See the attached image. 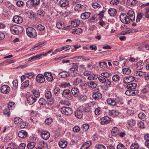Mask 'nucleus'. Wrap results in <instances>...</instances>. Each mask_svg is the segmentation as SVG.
Here are the masks:
<instances>
[{
  "label": "nucleus",
  "instance_id": "obj_35",
  "mask_svg": "<svg viewBox=\"0 0 149 149\" xmlns=\"http://www.w3.org/2000/svg\"><path fill=\"white\" fill-rule=\"evenodd\" d=\"M102 11H101L97 15V19L101 20V22H98L99 24L102 26Z\"/></svg>",
  "mask_w": 149,
  "mask_h": 149
},
{
  "label": "nucleus",
  "instance_id": "obj_12",
  "mask_svg": "<svg viewBox=\"0 0 149 149\" xmlns=\"http://www.w3.org/2000/svg\"><path fill=\"white\" fill-rule=\"evenodd\" d=\"M10 90V87L7 85H3L1 88V92L3 93L6 94L8 93Z\"/></svg>",
  "mask_w": 149,
  "mask_h": 149
},
{
  "label": "nucleus",
  "instance_id": "obj_25",
  "mask_svg": "<svg viewBox=\"0 0 149 149\" xmlns=\"http://www.w3.org/2000/svg\"><path fill=\"white\" fill-rule=\"evenodd\" d=\"M137 84L136 83H132L128 84L127 86V88L131 90L135 89L136 87Z\"/></svg>",
  "mask_w": 149,
  "mask_h": 149
},
{
  "label": "nucleus",
  "instance_id": "obj_39",
  "mask_svg": "<svg viewBox=\"0 0 149 149\" xmlns=\"http://www.w3.org/2000/svg\"><path fill=\"white\" fill-rule=\"evenodd\" d=\"M80 23V21L79 20H76L71 22V25L73 27H75L78 26Z\"/></svg>",
  "mask_w": 149,
  "mask_h": 149
},
{
  "label": "nucleus",
  "instance_id": "obj_41",
  "mask_svg": "<svg viewBox=\"0 0 149 149\" xmlns=\"http://www.w3.org/2000/svg\"><path fill=\"white\" fill-rule=\"evenodd\" d=\"M110 118L107 116L103 117V124H108L110 121Z\"/></svg>",
  "mask_w": 149,
  "mask_h": 149
},
{
  "label": "nucleus",
  "instance_id": "obj_17",
  "mask_svg": "<svg viewBox=\"0 0 149 149\" xmlns=\"http://www.w3.org/2000/svg\"><path fill=\"white\" fill-rule=\"evenodd\" d=\"M41 135L43 139L45 140L48 139L50 136L49 133L46 131H44L42 132Z\"/></svg>",
  "mask_w": 149,
  "mask_h": 149
},
{
  "label": "nucleus",
  "instance_id": "obj_24",
  "mask_svg": "<svg viewBox=\"0 0 149 149\" xmlns=\"http://www.w3.org/2000/svg\"><path fill=\"white\" fill-rule=\"evenodd\" d=\"M65 24L62 21L58 22L56 23V26L57 28L60 29H63L65 28Z\"/></svg>",
  "mask_w": 149,
  "mask_h": 149
},
{
  "label": "nucleus",
  "instance_id": "obj_6",
  "mask_svg": "<svg viewBox=\"0 0 149 149\" xmlns=\"http://www.w3.org/2000/svg\"><path fill=\"white\" fill-rule=\"evenodd\" d=\"M127 15L132 21L135 20V13L134 10L132 9L129 10L127 13Z\"/></svg>",
  "mask_w": 149,
  "mask_h": 149
},
{
  "label": "nucleus",
  "instance_id": "obj_7",
  "mask_svg": "<svg viewBox=\"0 0 149 149\" xmlns=\"http://www.w3.org/2000/svg\"><path fill=\"white\" fill-rule=\"evenodd\" d=\"M111 83L109 79H103V89L105 90H107L110 86Z\"/></svg>",
  "mask_w": 149,
  "mask_h": 149
},
{
  "label": "nucleus",
  "instance_id": "obj_3",
  "mask_svg": "<svg viewBox=\"0 0 149 149\" xmlns=\"http://www.w3.org/2000/svg\"><path fill=\"white\" fill-rule=\"evenodd\" d=\"M119 17L121 21L123 24H127L130 22V20L127 15L125 13L121 14Z\"/></svg>",
  "mask_w": 149,
  "mask_h": 149
},
{
  "label": "nucleus",
  "instance_id": "obj_63",
  "mask_svg": "<svg viewBox=\"0 0 149 149\" xmlns=\"http://www.w3.org/2000/svg\"><path fill=\"white\" fill-rule=\"evenodd\" d=\"M141 92L143 94L148 93L149 94V90L146 86V87L142 89Z\"/></svg>",
  "mask_w": 149,
  "mask_h": 149
},
{
  "label": "nucleus",
  "instance_id": "obj_26",
  "mask_svg": "<svg viewBox=\"0 0 149 149\" xmlns=\"http://www.w3.org/2000/svg\"><path fill=\"white\" fill-rule=\"evenodd\" d=\"M107 102L111 106H115L116 104V102L112 98H109L107 99Z\"/></svg>",
  "mask_w": 149,
  "mask_h": 149
},
{
  "label": "nucleus",
  "instance_id": "obj_46",
  "mask_svg": "<svg viewBox=\"0 0 149 149\" xmlns=\"http://www.w3.org/2000/svg\"><path fill=\"white\" fill-rule=\"evenodd\" d=\"M123 72L124 74H128L131 72V70L129 68H125L123 69Z\"/></svg>",
  "mask_w": 149,
  "mask_h": 149
},
{
  "label": "nucleus",
  "instance_id": "obj_64",
  "mask_svg": "<svg viewBox=\"0 0 149 149\" xmlns=\"http://www.w3.org/2000/svg\"><path fill=\"white\" fill-rule=\"evenodd\" d=\"M12 83L14 88L15 89L17 88V87L18 85V81L16 79L13 81Z\"/></svg>",
  "mask_w": 149,
  "mask_h": 149
},
{
  "label": "nucleus",
  "instance_id": "obj_42",
  "mask_svg": "<svg viewBox=\"0 0 149 149\" xmlns=\"http://www.w3.org/2000/svg\"><path fill=\"white\" fill-rule=\"evenodd\" d=\"M39 103L41 105H45L47 103L45 100L43 98H41L39 100Z\"/></svg>",
  "mask_w": 149,
  "mask_h": 149
},
{
  "label": "nucleus",
  "instance_id": "obj_16",
  "mask_svg": "<svg viewBox=\"0 0 149 149\" xmlns=\"http://www.w3.org/2000/svg\"><path fill=\"white\" fill-rule=\"evenodd\" d=\"M69 74L66 71H63L59 72L58 77L59 78H66L69 75Z\"/></svg>",
  "mask_w": 149,
  "mask_h": 149
},
{
  "label": "nucleus",
  "instance_id": "obj_8",
  "mask_svg": "<svg viewBox=\"0 0 149 149\" xmlns=\"http://www.w3.org/2000/svg\"><path fill=\"white\" fill-rule=\"evenodd\" d=\"M36 80L38 83H44L45 81L44 75L42 74H38L36 77Z\"/></svg>",
  "mask_w": 149,
  "mask_h": 149
},
{
  "label": "nucleus",
  "instance_id": "obj_15",
  "mask_svg": "<svg viewBox=\"0 0 149 149\" xmlns=\"http://www.w3.org/2000/svg\"><path fill=\"white\" fill-rule=\"evenodd\" d=\"M37 100L35 97L32 95L29 96L27 98V102L30 104H32Z\"/></svg>",
  "mask_w": 149,
  "mask_h": 149
},
{
  "label": "nucleus",
  "instance_id": "obj_58",
  "mask_svg": "<svg viewBox=\"0 0 149 149\" xmlns=\"http://www.w3.org/2000/svg\"><path fill=\"white\" fill-rule=\"evenodd\" d=\"M37 28L40 31H42L45 29V27L41 24H38L37 26Z\"/></svg>",
  "mask_w": 149,
  "mask_h": 149
},
{
  "label": "nucleus",
  "instance_id": "obj_52",
  "mask_svg": "<svg viewBox=\"0 0 149 149\" xmlns=\"http://www.w3.org/2000/svg\"><path fill=\"white\" fill-rule=\"evenodd\" d=\"M29 84V80H26L22 84V88L27 87Z\"/></svg>",
  "mask_w": 149,
  "mask_h": 149
},
{
  "label": "nucleus",
  "instance_id": "obj_53",
  "mask_svg": "<svg viewBox=\"0 0 149 149\" xmlns=\"http://www.w3.org/2000/svg\"><path fill=\"white\" fill-rule=\"evenodd\" d=\"M117 149H127L125 146L122 143L118 144L117 146Z\"/></svg>",
  "mask_w": 149,
  "mask_h": 149
},
{
  "label": "nucleus",
  "instance_id": "obj_36",
  "mask_svg": "<svg viewBox=\"0 0 149 149\" xmlns=\"http://www.w3.org/2000/svg\"><path fill=\"white\" fill-rule=\"evenodd\" d=\"M32 92L34 95L33 96L35 97L36 98L39 97L40 95V93L38 90H33Z\"/></svg>",
  "mask_w": 149,
  "mask_h": 149
},
{
  "label": "nucleus",
  "instance_id": "obj_60",
  "mask_svg": "<svg viewBox=\"0 0 149 149\" xmlns=\"http://www.w3.org/2000/svg\"><path fill=\"white\" fill-rule=\"evenodd\" d=\"M119 3V0H112L110 2V4L112 5H116Z\"/></svg>",
  "mask_w": 149,
  "mask_h": 149
},
{
  "label": "nucleus",
  "instance_id": "obj_23",
  "mask_svg": "<svg viewBox=\"0 0 149 149\" xmlns=\"http://www.w3.org/2000/svg\"><path fill=\"white\" fill-rule=\"evenodd\" d=\"M90 15L91 13L89 12H85L81 14V17L83 19H86L89 18Z\"/></svg>",
  "mask_w": 149,
  "mask_h": 149
},
{
  "label": "nucleus",
  "instance_id": "obj_50",
  "mask_svg": "<svg viewBox=\"0 0 149 149\" xmlns=\"http://www.w3.org/2000/svg\"><path fill=\"white\" fill-rule=\"evenodd\" d=\"M40 145L43 148H46L47 147V143L44 141H40Z\"/></svg>",
  "mask_w": 149,
  "mask_h": 149
},
{
  "label": "nucleus",
  "instance_id": "obj_20",
  "mask_svg": "<svg viewBox=\"0 0 149 149\" xmlns=\"http://www.w3.org/2000/svg\"><path fill=\"white\" fill-rule=\"evenodd\" d=\"M108 12L111 16H114L117 14V10L114 8H110L108 10Z\"/></svg>",
  "mask_w": 149,
  "mask_h": 149
},
{
  "label": "nucleus",
  "instance_id": "obj_19",
  "mask_svg": "<svg viewBox=\"0 0 149 149\" xmlns=\"http://www.w3.org/2000/svg\"><path fill=\"white\" fill-rule=\"evenodd\" d=\"M137 0H127V4L129 6L133 7L135 6L137 4Z\"/></svg>",
  "mask_w": 149,
  "mask_h": 149
},
{
  "label": "nucleus",
  "instance_id": "obj_43",
  "mask_svg": "<svg viewBox=\"0 0 149 149\" xmlns=\"http://www.w3.org/2000/svg\"><path fill=\"white\" fill-rule=\"evenodd\" d=\"M137 125L139 127L140 129H143L145 128V125L144 123L142 121L138 122Z\"/></svg>",
  "mask_w": 149,
  "mask_h": 149
},
{
  "label": "nucleus",
  "instance_id": "obj_33",
  "mask_svg": "<svg viewBox=\"0 0 149 149\" xmlns=\"http://www.w3.org/2000/svg\"><path fill=\"white\" fill-rule=\"evenodd\" d=\"M118 129L117 127H114L113 128L111 131V133L113 136H116L118 134Z\"/></svg>",
  "mask_w": 149,
  "mask_h": 149
},
{
  "label": "nucleus",
  "instance_id": "obj_56",
  "mask_svg": "<svg viewBox=\"0 0 149 149\" xmlns=\"http://www.w3.org/2000/svg\"><path fill=\"white\" fill-rule=\"evenodd\" d=\"M26 6L28 7H32L34 6L32 0H28L26 3Z\"/></svg>",
  "mask_w": 149,
  "mask_h": 149
},
{
  "label": "nucleus",
  "instance_id": "obj_5",
  "mask_svg": "<svg viewBox=\"0 0 149 149\" xmlns=\"http://www.w3.org/2000/svg\"><path fill=\"white\" fill-rule=\"evenodd\" d=\"M87 7V6L85 4H79L76 5L74 9L76 11H81L85 10Z\"/></svg>",
  "mask_w": 149,
  "mask_h": 149
},
{
  "label": "nucleus",
  "instance_id": "obj_40",
  "mask_svg": "<svg viewBox=\"0 0 149 149\" xmlns=\"http://www.w3.org/2000/svg\"><path fill=\"white\" fill-rule=\"evenodd\" d=\"M78 99L80 101L84 102L86 100L87 97L85 95H81L79 96Z\"/></svg>",
  "mask_w": 149,
  "mask_h": 149
},
{
  "label": "nucleus",
  "instance_id": "obj_11",
  "mask_svg": "<svg viewBox=\"0 0 149 149\" xmlns=\"http://www.w3.org/2000/svg\"><path fill=\"white\" fill-rule=\"evenodd\" d=\"M83 81V79L80 76L74 78L73 84L74 85L77 86Z\"/></svg>",
  "mask_w": 149,
  "mask_h": 149
},
{
  "label": "nucleus",
  "instance_id": "obj_10",
  "mask_svg": "<svg viewBox=\"0 0 149 149\" xmlns=\"http://www.w3.org/2000/svg\"><path fill=\"white\" fill-rule=\"evenodd\" d=\"M13 21L15 23L20 24L22 22L23 19L20 16L15 15L13 17Z\"/></svg>",
  "mask_w": 149,
  "mask_h": 149
},
{
  "label": "nucleus",
  "instance_id": "obj_28",
  "mask_svg": "<svg viewBox=\"0 0 149 149\" xmlns=\"http://www.w3.org/2000/svg\"><path fill=\"white\" fill-rule=\"evenodd\" d=\"M145 74V72L140 70H136L135 71L134 75L136 76L141 77Z\"/></svg>",
  "mask_w": 149,
  "mask_h": 149
},
{
  "label": "nucleus",
  "instance_id": "obj_48",
  "mask_svg": "<svg viewBox=\"0 0 149 149\" xmlns=\"http://www.w3.org/2000/svg\"><path fill=\"white\" fill-rule=\"evenodd\" d=\"M25 75H26V77L29 79L33 78L34 76V73L31 72L26 73Z\"/></svg>",
  "mask_w": 149,
  "mask_h": 149
},
{
  "label": "nucleus",
  "instance_id": "obj_30",
  "mask_svg": "<svg viewBox=\"0 0 149 149\" xmlns=\"http://www.w3.org/2000/svg\"><path fill=\"white\" fill-rule=\"evenodd\" d=\"M127 123L130 127H132L135 125L136 124V122L134 120L130 119L127 120Z\"/></svg>",
  "mask_w": 149,
  "mask_h": 149
},
{
  "label": "nucleus",
  "instance_id": "obj_29",
  "mask_svg": "<svg viewBox=\"0 0 149 149\" xmlns=\"http://www.w3.org/2000/svg\"><path fill=\"white\" fill-rule=\"evenodd\" d=\"M72 33L74 34H79L82 31V29L81 28L75 29H73L72 31Z\"/></svg>",
  "mask_w": 149,
  "mask_h": 149
},
{
  "label": "nucleus",
  "instance_id": "obj_37",
  "mask_svg": "<svg viewBox=\"0 0 149 149\" xmlns=\"http://www.w3.org/2000/svg\"><path fill=\"white\" fill-rule=\"evenodd\" d=\"M22 121V120L19 117H16L14 119V121L15 124L19 125Z\"/></svg>",
  "mask_w": 149,
  "mask_h": 149
},
{
  "label": "nucleus",
  "instance_id": "obj_61",
  "mask_svg": "<svg viewBox=\"0 0 149 149\" xmlns=\"http://www.w3.org/2000/svg\"><path fill=\"white\" fill-rule=\"evenodd\" d=\"M19 125L20 129L24 128H25L26 126V123L22 121Z\"/></svg>",
  "mask_w": 149,
  "mask_h": 149
},
{
  "label": "nucleus",
  "instance_id": "obj_38",
  "mask_svg": "<svg viewBox=\"0 0 149 149\" xmlns=\"http://www.w3.org/2000/svg\"><path fill=\"white\" fill-rule=\"evenodd\" d=\"M97 77H98L96 75L93 73H90L87 79L89 80H92L97 79Z\"/></svg>",
  "mask_w": 149,
  "mask_h": 149
},
{
  "label": "nucleus",
  "instance_id": "obj_9",
  "mask_svg": "<svg viewBox=\"0 0 149 149\" xmlns=\"http://www.w3.org/2000/svg\"><path fill=\"white\" fill-rule=\"evenodd\" d=\"M44 77L46 78L47 80L49 82L53 81V77L51 72H46L44 73Z\"/></svg>",
  "mask_w": 149,
  "mask_h": 149
},
{
  "label": "nucleus",
  "instance_id": "obj_45",
  "mask_svg": "<svg viewBox=\"0 0 149 149\" xmlns=\"http://www.w3.org/2000/svg\"><path fill=\"white\" fill-rule=\"evenodd\" d=\"M35 142H31L28 144L27 147L28 149H32L35 147Z\"/></svg>",
  "mask_w": 149,
  "mask_h": 149
},
{
  "label": "nucleus",
  "instance_id": "obj_18",
  "mask_svg": "<svg viewBox=\"0 0 149 149\" xmlns=\"http://www.w3.org/2000/svg\"><path fill=\"white\" fill-rule=\"evenodd\" d=\"M71 92L72 95L75 97H77L79 96V91L77 88H73L72 89Z\"/></svg>",
  "mask_w": 149,
  "mask_h": 149
},
{
  "label": "nucleus",
  "instance_id": "obj_54",
  "mask_svg": "<svg viewBox=\"0 0 149 149\" xmlns=\"http://www.w3.org/2000/svg\"><path fill=\"white\" fill-rule=\"evenodd\" d=\"M54 93L56 96H58L60 93V89L58 87H56L54 90Z\"/></svg>",
  "mask_w": 149,
  "mask_h": 149
},
{
  "label": "nucleus",
  "instance_id": "obj_13",
  "mask_svg": "<svg viewBox=\"0 0 149 149\" xmlns=\"http://www.w3.org/2000/svg\"><path fill=\"white\" fill-rule=\"evenodd\" d=\"M89 107H85L83 106H80L78 108V112H91L92 111L89 110Z\"/></svg>",
  "mask_w": 149,
  "mask_h": 149
},
{
  "label": "nucleus",
  "instance_id": "obj_34",
  "mask_svg": "<svg viewBox=\"0 0 149 149\" xmlns=\"http://www.w3.org/2000/svg\"><path fill=\"white\" fill-rule=\"evenodd\" d=\"M45 12L43 10L40 9L38 10L37 11V14L38 17H43L45 15Z\"/></svg>",
  "mask_w": 149,
  "mask_h": 149
},
{
  "label": "nucleus",
  "instance_id": "obj_21",
  "mask_svg": "<svg viewBox=\"0 0 149 149\" xmlns=\"http://www.w3.org/2000/svg\"><path fill=\"white\" fill-rule=\"evenodd\" d=\"M27 135V132L24 130H21L18 134L19 137L21 138H23L26 137Z\"/></svg>",
  "mask_w": 149,
  "mask_h": 149
},
{
  "label": "nucleus",
  "instance_id": "obj_31",
  "mask_svg": "<svg viewBox=\"0 0 149 149\" xmlns=\"http://www.w3.org/2000/svg\"><path fill=\"white\" fill-rule=\"evenodd\" d=\"M8 110H9L8 112H10V110H11L13 109L15 107V103L13 102H11L9 103L8 105ZM6 111H7L8 110L7 109H5Z\"/></svg>",
  "mask_w": 149,
  "mask_h": 149
},
{
  "label": "nucleus",
  "instance_id": "obj_1",
  "mask_svg": "<svg viewBox=\"0 0 149 149\" xmlns=\"http://www.w3.org/2000/svg\"><path fill=\"white\" fill-rule=\"evenodd\" d=\"M10 29L11 33L13 34L18 35L22 33L23 28L21 26L15 25L11 26Z\"/></svg>",
  "mask_w": 149,
  "mask_h": 149
},
{
  "label": "nucleus",
  "instance_id": "obj_57",
  "mask_svg": "<svg viewBox=\"0 0 149 149\" xmlns=\"http://www.w3.org/2000/svg\"><path fill=\"white\" fill-rule=\"evenodd\" d=\"M89 127V125L88 124H84L82 125L81 128L83 129L84 131H85L88 129Z\"/></svg>",
  "mask_w": 149,
  "mask_h": 149
},
{
  "label": "nucleus",
  "instance_id": "obj_22",
  "mask_svg": "<svg viewBox=\"0 0 149 149\" xmlns=\"http://www.w3.org/2000/svg\"><path fill=\"white\" fill-rule=\"evenodd\" d=\"M67 142L65 140H62L59 142L58 144L59 147L62 148H65L67 146Z\"/></svg>",
  "mask_w": 149,
  "mask_h": 149
},
{
  "label": "nucleus",
  "instance_id": "obj_27",
  "mask_svg": "<svg viewBox=\"0 0 149 149\" xmlns=\"http://www.w3.org/2000/svg\"><path fill=\"white\" fill-rule=\"evenodd\" d=\"M93 97L95 100H99L102 97V95L100 93L96 92L93 94Z\"/></svg>",
  "mask_w": 149,
  "mask_h": 149
},
{
  "label": "nucleus",
  "instance_id": "obj_62",
  "mask_svg": "<svg viewBox=\"0 0 149 149\" xmlns=\"http://www.w3.org/2000/svg\"><path fill=\"white\" fill-rule=\"evenodd\" d=\"M135 78L133 76H130L126 78L125 79L127 80V82H129L134 81Z\"/></svg>",
  "mask_w": 149,
  "mask_h": 149
},
{
  "label": "nucleus",
  "instance_id": "obj_32",
  "mask_svg": "<svg viewBox=\"0 0 149 149\" xmlns=\"http://www.w3.org/2000/svg\"><path fill=\"white\" fill-rule=\"evenodd\" d=\"M88 86L91 88H94L97 86V84L94 81H90L88 82Z\"/></svg>",
  "mask_w": 149,
  "mask_h": 149
},
{
  "label": "nucleus",
  "instance_id": "obj_14",
  "mask_svg": "<svg viewBox=\"0 0 149 149\" xmlns=\"http://www.w3.org/2000/svg\"><path fill=\"white\" fill-rule=\"evenodd\" d=\"M69 1L67 0H61L58 2L59 6L62 7H64L69 4Z\"/></svg>",
  "mask_w": 149,
  "mask_h": 149
},
{
  "label": "nucleus",
  "instance_id": "obj_55",
  "mask_svg": "<svg viewBox=\"0 0 149 149\" xmlns=\"http://www.w3.org/2000/svg\"><path fill=\"white\" fill-rule=\"evenodd\" d=\"M75 116L79 119L83 117L82 112H75Z\"/></svg>",
  "mask_w": 149,
  "mask_h": 149
},
{
  "label": "nucleus",
  "instance_id": "obj_2",
  "mask_svg": "<svg viewBox=\"0 0 149 149\" xmlns=\"http://www.w3.org/2000/svg\"><path fill=\"white\" fill-rule=\"evenodd\" d=\"M26 34L28 36L31 38L36 37L37 33L36 30L32 27H28L26 29Z\"/></svg>",
  "mask_w": 149,
  "mask_h": 149
},
{
  "label": "nucleus",
  "instance_id": "obj_51",
  "mask_svg": "<svg viewBox=\"0 0 149 149\" xmlns=\"http://www.w3.org/2000/svg\"><path fill=\"white\" fill-rule=\"evenodd\" d=\"M139 146L137 143H133L130 146L131 149H138Z\"/></svg>",
  "mask_w": 149,
  "mask_h": 149
},
{
  "label": "nucleus",
  "instance_id": "obj_4",
  "mask_svg": "<svg viewBox=\"0 0 149 149\" xmlns=\"http://www.w3.org/2000/svg\"><path fill=\"white\" fill-rule=\"evenodd\" d=\"M62 95L65 98L68 99H71L72 96L70 91L69 89L64 90L62 93Z\"/></svg>",
  "mask_w": 149,
  "mask_h": 149
},
{
  "label": "nucleus",
  "instance_id": "obj_49",
  "mask_svg": "<svg viewBox=\"0 0 149 149\" xmlns=\"http://www.w3.org/2000/svg\"><path fill=\"white\" fill-rule=\"evenodd\" d=\"M120 77L117 74H115L112 77V80L114 81H118L120 80Z\"/></svg>",
  "mask_w": 149,
  "mask_h": 149
},
{
  "label": "nucleus",
  "instance_id": "obj_59",
  "mask_svg": "<svg viewBox=\"0 0 149 149\" xmlns=\"http://www.w3.org/2000/svg\"><path fill=\"white\" fill-rule=\"evenodd\" d=\"M138 117L140 118L143 120L145 118L146 115L143 112H140L138 114Z\"/></svg>",
  "mask_w": 149,
  "mask_h": 149
},
{
  "label": "nucleus",
  "instance_id": "obj_44",
  "mask_svg": "<svg viewBox=\"0 0 149 149\" xmlns=\"http://www.w3.org/2000/svg\"><path fill=\"white\" fill-rule=\"evenodd\" d=\"M143 15L144 14L143 13H138L136 17V22H139L140 20L142 18Z\"/></svg>",
  "mask_w": 149,
  "mask_h": 149
},
{
  "label": "nucleus",
  "instance_id": "obj_47",
  "mask_svg": "<svg viewBox=\"0 0 149 149\" xmlns=\"http://www.w3.org/2000/svg\"><path fill=\"white\" fill-rule=\"evenodd\" d=\"M45 97L47 99L50 98L52 97V94L50 91H47L46 92L45 94Z\"/></svg>",
  "mask_w": 149,
  "mask_h": 149
}]
</instances>
